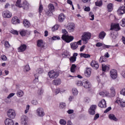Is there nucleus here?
<instances>
[{"instance_id": "nucleus-32", "label": "nucleus", "mask_w": 125, "mask_h": 125, "mask_svg": "<svg viewBox=\"0 0 125 125\" xmlns=\"http://www.w3.org/2000/svg\"><path fill=\"white\" fill-rule=\"evenodd\" d=\"M107 10L108 11V12H111V11H112V10H113V4L112 3H109L107 5Z\"/></svg>"}, {"instance_id": "nucleus-9", "label": "nucleus", "mask_w": 125, "mask_h": 125, "mask_svg": "<svg viewBox=\"0 0 125 125\" xmlns=\"http://www.w3.org/2000/svg\"><path fill=\"white\" fill-rule=\"evenodd\" d=\"M2 15L4 18H11L12 17V13L8 10L3 11Z\"/></svg>"}, {"instance_id": "nucleus-59", "label": "nucleus", "mask_w": 125, "mask_h": 125, "mask_svg": "<svg viewBox=\"0 0 125 125\" xmlns=\"http://www.w3.org/2000/svg\"><path fill=\"white\" fill-rule=\"evenodd\" d=\"M104 58H105V57H104V56H101L99 59V62H100L101 63H102V62H104Z\"/></svg>"}, {"instance_id": "nucleus-58", "label": "nucleus", "mask_w": 125, "mask_h": 125, "mask_svg": "<svg viewBox=\"0 0 125 125\" xmlns=\"http://www.w3.org/2000/svg\"><path fill=\"white\" fill-rule=\"evenodd\" d=\"M29 109H30V105L28 104L26 106V110H25V114H27L29 111Z\"/></svg>"}, {"instance_id": "nucleus-18", "label": "nucleus", "mask_w": 125, "mask_h": 125, "mask_svg": "<svg viewBox=\"0 0 125 125\" xmlns=\"http://www.w3.org/2000/svg\"><path fill=\"white\" fill-rule=\"evenodd\" d=\"M5 125H14V122L12 119L9 118H7L5 120Z\"/></svg>"}, {"instance_id": "nucleus-10", "label": "nucleus", "mask_w": 125, "mask_h": 125, "mask_svg": "<svg viewBox=\"0 0 125 125\" xmlns=\"http://www.w3.org/2000/svg\"><path fill=\"white\" fill-rule=\"evenodd\" d=\"M83 86L84 88H90L91 87V84L88 80H84L83 83Z\"/></svg>"}, {"instance_id": "nucleus-45", "label": "nucleus", "mask_w": 125, "mask_h": 125, "mask_svg": "<svg viewBox=\"0 0 125 125\" xmlns=\"http://www.w3.org/2000/svg\"><path fill=\"white\" fill-rule=\"evenodd\" d=\"M60 124L62 125H65L67 124V122L64 119H61L60 121Z\"/></svg>"}, {"instance_id": "nucleus-53", "label": "nucleus", "mask_w": 125, "mask_h": 125, "mask_svg": "<svg viewBox=\"0 0 125 125\" xmlns=\"http://www.w3.org/2000/svg\"><path fill=\"white\" fill-rule=\"evenodd\" d=\"M14 95H15V93H10L8 97H7V98H8V99H9V98H11V97H13V96H14Z\"/></svg>"}, {"instance_id": "nucleus-31", "label": "nucleus", "mask_w": 125, "mask_h": 125, "mask_svg": "<svg viewBox=\"0 0 125 125\" xmlns=\"http://www.w3.org/2000/svg\"><path fill=\"white\" fill-rule=\"evenodd\" d=\"M76 68H77V65H76V64H73L72 65L70 68L71 73H75V72H76Z\"/></svg>"}, {"instance_id": "nucleus-24", "label": "nucleus", "mask_w": 125, "mask_h": 125, "mask_svg": "<svg viewBox=\"0 0 125 125\" xmlns=\"http://www.w3.org/2000/svg\"><path fill=\"white\" fill-rule=\"evenodd\" d=\"M23 24L25 28H29L31 26V23L27 20H23Z\"/></svg>"}, {"instance_id": "nucleus-25", "label": "nucleus", "mask_w": 125, "mask_h": 125, "mask_svg": "<svg viewBox=\"0 0 125 125\" xmlns=\"http://www.w3.org/2000/svg\"><path fill=\"white\" fill-rule=\"evenodd\" d=\"M23 6L22 7H23V9H29V6L30 5V4H29V3L28 2V1L24 0L23 2V4H22Z\"/></svg>"}, {"instance_id": "nucleus-52", "label": "nucleus", "mask_w": 125, "mask_h": 125, "mask_svg": "<svg viewBox=\"0 0 125 125\" xmlns=\"http://www.w3.org/2000/svg\"><path fill=\"white\" fill-rule=\"evenodd\" d=\"M1 58L2 60H3V61H6V60H7V58L4 55H2L1 56Z\"/></svg>"}, {"instance_id": "nucleus-64", "label": "nucleus", "mask_w": 125, "mask_h": 125, "mask_svg": "<svg viewBox=\"0 0 125 125\" xmlns=\"http://www.w3.org/2000/svg\"><path fill=\"white\" fill-rule=\"evenodd\" d=\"M102 45H103V44H102L101 42H98L96 44V46L97 47H100V46H102Z\"/></svg>"}, {"instance_id": "nucleus-37", "label": "nucleus", "mask_w": 125, "mask_h": 125, "mask_svg": "<svg viewBox=\"0 0 125 125\" xmlns=\"http://www.w3.org/2000/svg\"><path fill=\"white\" fill-rule=\"evenodd\" d=\"M16 6L19 7V8L22 7V4H21V0H17L16 1Z\"/></svg>"}, {"instance_id": "nucleus-15", "label": "nucleus", "mask_w": 125, "mask_h": 125, "mask_svg": "<svg viewBox=\"0 0 125 125\" xmlns=\"http://www.w3.org/2000/svg\"><path fill=\"white\" fill-rule=\"evenodd\" d=\"M26 49H27V45L25 44H23L18 48V51L19 52H23Z\"/></svg>"}, {"instance_id": "nucleus-1", "label": "nucleus", "mask_w": 125, "mask_h": 125, "mask_svg": "<svg viewBox=\"0 0 125 125\" xmlns=\"http://www.w3.org/2000/svg\"><path fill=\"white\" fill-rule=\"evenodd\" d=\"M62 33L63 35H62V39L63 41H64L65 42L69 43L73 41L74 37L68 35V32L66 29H62Z\"/></svg>"}, {"instance_id": "nucleus-21", "label": "nucleus", "mask_w": 125, "mask_h": 125, "mask_svg": "<svg viewBox=\"0 0 125 125\" xmlns=\"http://www.w3.org/2000/svg\"><path fill=\"white\" fill-rule=\"evenodd\" d=\"M65 15L64 14H61L58 17V21L59 22H63L65 20Z\"/></svg>"}, {"instance_id": "nucleus-40", "label": "nucleus", "mask_w": 125, "mask_h": 125, "mask_svg": "<svg viewBox=\"0 0 125 125\" xmlns=\"http://www.w3.org/2000/svg\"><path fill=\"white\" fill-rule=\"evenodd\" d=\"M30 70H31V68H30V66L29 65V64L26 65L23 69V71L24 72H29Z\"/></svg>"}, {"instance_id": "nucleus-5", "label": "nucleus", "mask_w": 125, "mask_h": 125, "mask_svg": "<svg viewBox=\"0 0 125 125\" xmlns=\"http://www.w3.org/2000/svg\"><path fill=\"white\" fill-rule=\"evenodd\" d=\"M110 78L112 80H116L118 78V72L116 69H111L110 71Z\"/></svg>"}, {"instance_id": "nucleus-41", "label": "nucleus", "mask_w": 125, "mask_h": 125, "mask_svg": "<svg viewBox=\"0 0 125 125\" xmlns=\"http://www.w3.org/2000/svg\"><path fill=\"white\" fill-rule=\"evenodd\" d=\"M95 4L96 6H102V4H103L102 0L97 1L95 2Z\"/></svg>"}, {"instance_id": "nucleus-36", "label": "nucleus", "mask_w": 125, "mask_h": 125, "mask_svg": "<svg viewBox=\"0 0 125 125\" xmlns=\"http://www.w3.org/2000/svg\"><path fill=\"white\" fill-rule=\"evenodd\" d=\"M81 57H83L84 58H89L90 57V55L88 54L81 53Z\"/></svg>"}, {"instance_id": "nucleus-11", "label": "nucleus", "mask_w": 125, "mask_h": 125, "mask_svg": "<svg viewBox=\"0 0 125 125\" xmlns=\"http://www.w3.org/2000/svg\"><path fill=\"white\" fill-rule=\"evenodd\" d=\"M67 30L68 32H74L75 30V24L71 23L66 27Z\"/></svg>"}, {"instance_id": "nucleus-3", "label": "nucleus", "mask_w": 125, "mask_h": 125, "mask_svg": "<svg viewBox=\"0 0 125 125\" xmlns=\"http://www.w3.org/2000/svg\"><path fill=\"white\" fill-rule=\"evenodd\" d=\"M91 38V34L90 33L86 32L82 35V40L83 42H85L86 43H87V41L90 39Z\"/></svg>"}, {"instance_id": "nucleus-34", "label": "nucleus", "mask_w": 125, "mask_h": 125, "mask_svg": "<svg viewBox=\"0 0 125 125\" xmlns=\"http://www.w3.org/2000/svg\"><path fill=\"white\" fill-rule=\"evenodd\" d=\"M27 32L28 31L23 29L20 31V34L21 36V37H25V36H26V34H27Z\"/></svg>"}, {"instance_id": "nucleus-48", "label": "nucleus", "mask_w": 125, "mask_h": 125, "mask_svg": "<svg viewBox=\"0 0 125 125\" xmlns=\"http://www.w3.org/2000/svg\"><path fill=\"white\" fill-rule=\"evenodd\" d=\"M103 47L104 49H105V48H110V47H114V46L108 45H105V44H104V45L103 46Z\"/></svg>"}, {"instance_id": "nucleus-16", "label": "nucleus", "mask_w": 125, "mask_h": 125, "mask_svg": "<svg viewBox=\"0 0 125 125\" xmlns=\"http://www.w3.org/2000/svg\"><path fill=\"white\" fill-rule=\"evenodd\" d=\"M12 23L14 25H16V24L20 23V20L18 19L17 17H13L12 19Z\"/></svg>"}, {"instance_id": "nucleus-27", "label": "nucleus", "mask_w": 125, "mask_h": 125, "mask_svg": "<svg viewBox=\"0 0 125 125\" xmlns=\"http://www.w3.org/2000/svg\"><path fill=\"white\" fill-rule=\"evenodd\" d=\"M53 83L55 85H59V84H61V80L57 79L56 80L53 81Z\"/></svg>"}, {"instance_id": "nucleus-4", "label": "nucleus", "mask_w": 125, "mask_h": 125, "mask_svg": "<svg viewBox=\"0 0 125 125\" xmlns=\"http://www.w3.org/2000/svg\"><path fill=\"white\" fill-rule=\"evenodd\" d=\"M7 117L10 119H15L16 116L15 110L12 109H10L7 112Z\"/></svg>"}, {"instance_id": "nucleus-62", "label": "nucleus", "mask_w": 125, "mask_h": 125, "mask_svg": "<svg viewBox=\"0 0 125 125\" xmlns=\"http://www.w3.org/2000/svg\"><path fill=\"white\" fill-rule=\"evenodd\" d=\"M84 101H85L86 103H89L90 102V99L88 98H85L84 99Z\"/></svg>"}, {"instance_id": "nucleus-28", "label": "nucleus", "mask_w": 125, "mask_h": 125, "mask_svg": "<svg viewBox=\"0 0 125 125\" xmlns=\"http://www.w3.org/2000/svg\"><path fill=\"white\" fill-rule=\"evenodd\" d=\"M90 75H91V69H87L86 72H85V76L87 77V78H89Z\"/></svg>"}, {"instance_id": "nucleus-29", "label": "nucleus", "mask_w": 125, "mask_h": 125, "mask_svg": "<svg viewBox=\"0 0 125 125\" xmlns=\"http://www.w3.org/2000/svg\"><path fill=\"white\" fill-rule=\"evenodd\" d=\"M110 120H112L113 121H115V122H117L118 119L115 116L114 114H109L108 116Z\"/></svg>"}, {"instance_id": "nucleus-55", "label": "nucleus", "mask_w": 125, "mask_h": 125, "mask_svg": "<svg viewBox=\"0 0 125 125\" xmlns=\"http://www.w3.org/2000/svg\"><path fill=\"white\" fill-rule=\"evenodd\" d=\"M11 33L12 34H13V35H18V34H19L18 31H17L16 30H12Z\"/></svg>"}, {"instance_id": "nucleus-56", "label": "nucleus", "mask_w": 125, "mask_h": 125, "mask_svg": "<svg viewBox=\"0 0 125 125\" xmlns=\"http://www.w3.org/2000/svg\"><path fill=\"white\" fill-rule=\"evenodd\" d=\"M111 110H112V107H111V106H109L107 108H106V110H104V113H108V112L111 111Z\"/></svg>"}, {"instance_id": "nucleus-60", "label": "nucleus", "mask_w": 125, "mask_h": 125, "mask_svg": "<svg viewBox=\"0 0 125 125\" xmlns=\"http://www.w3.org/2000/svg\"><path fill=\"white\" fill-rule=\"evenodd\" d=\"M35 79L34 81V83H38L39 82V77L37 76V74L35 75Z\"/></svg>"}, {"instance_id": "nucleus-47", "label": "nucleus", "mask_w": 125, "mask_h": 125, "mask_svg": "<svg viewBox=\"0 0 125 125\" xmlns=\"http://www.w3.org/2000/svg\"><path fill=\"white\" fill-rule=\"evenodd\" d=\"M66 107V104L64 103H62L60 104V108L61 109H64Z\"/></svg>"}, {"instance_id": "nucleus-26", "label": "nucleus", "mask_w": 125, "mask_h": 125, "mask_svg": "<svg viewBox=\"0 0 125 125\" xmlns=\"http://www.w3.org/2000/svg\"><path fill=\"white\" fill-rule=\"evenodd\" d=\"M105 36H106V33L104 31H102L99 35V38L101 40H103L105 38Z\"/></svg>"}, {"instance_id": "nucleus-43", "label": "nucleus", "mask_w": 125, "mask_h": 125, "mask_svg": "<svg viewBox=\"0 0 125 125\" xmlns=\"http://www.w3.org/2000/svg\"><path fill=\"white\" fill-rule=\"evenodd\" d=\"M89 17L91 18L90 19V20L93 21V20H94V15L93 14V13H92V12H90L89 14Z\"/></svg>"}, {"instance_id": "nucleus-8", "label": "nucleus", "mask_w": 125, "mask_h": 125, "mask_svg": "<svg viewBox=\"0 0 125 125\" xmlns=\"http://www.w3.org/2000/svg\"><path fill=\"white\" fill-rule=\"evenodd\" d=\"M48 76L50 79H56L58 77V73L53 70L49 72Z\"/></svg>"}, {"instance_id": "nucleus-19", "label": "nucleus", "mask_w": 125, "mask_h": 125, "mask_svg": "<svg viewBox=\"0 0 125 125\" xmlns=\"http://www.w3.org/2000/svg\"><path fill=\"white\" fill-rule=\"evenodd\" d=\"M115 103H117L121 107H125V102L123 101V100H117L115 101Z\"/></svg>"}, {"instance_id": "nucleus-33", "label": "nucleus", "mask_w": 125, "mask_h": 125, "mask_svg": "<svg viewBox=\"0 0 125 125\" xmlns=\"http://www.w3.org/2000/svg\"><path fill=\"white\" fill-rule=\"evenodd\" d=\"M102 71H103L104 72H106V70L108 71V70H109V66L105 64H102Z\"/></svg>"}, {"instance_id": "nucleus-22", "label": "nucleus", "mask_w": 125, "mask_h": 125, "mask_svg": "<svg viewBox=\"0 0 125 125\" xmlns=\"http://www.w3.org/2000/svg\"><path fill=\"white\" fill-rule=\"evenodd\" d=\"M71 48L73 49V50H75L78 48L79 45H77V42H74L71 43L70 44Z\"/></svg>"}, {"instance_id": "nucleus-38", "label": "nucleus", "mask_w": 125, "mask_h": 125, "mask_svg": "<svg viewBox=\"0 0 125 125\" xmlns=\"http://www.w3.org/2000/svg\"><path fill=\"white\" fill-rule=\"evenodd\" d=\"M17 95L19 97H22L24 95V92L21 90H19L17 92Z\"/></svg>"}, {"instance_id": "nucleus-63", "label": "nucleus", "mask_w": 125, "mask_h": 125, "mask_svg": "<svg viewBox=\"0 0 125 125\" xmlns=\"http://www.w3.org/2000/svg\"><path fill=\"white\" fill-rule=\"evenodd\" d=\"M121 94H122L123 95H125V88L122 89L120 92Z\"/></svg>"}, {"instance_id": "nucleus-42", "label": "nucleus", "mask_w": 125, "mask_h": 125, "mask_svg": "<svg viewBox=\"0 0 125 125\" xmlns=\"http://www.w3.org/2000/svg\"><path fill=\"white\" fill-rule=\"evenodd\" d=\"M76 60H77V57H70V58H69L70 62L71 63H74V62H75Z\"/></svg>"}, {"instance_id": "nucleus-39", "label": "nucleus", "mask_w": 125, "mask_h": 125, "mask_svg": "<svg viewBox=\"0 0 125 125\" xmlns=\"http://www.w3.org/2000/svg\"><path fill=\"white\" fill-rule=\"evenodd\" d=\"M59 28V25L56 24L52 27V32H55V31H57L58 28Z\"/></svg>"}, {"instance_id": "nucleus-7", "label": "nucleus", "mask_w": 125, "mask_h": 125, "mask_svg": "<svg viewBox=\"0 0 125 125\" xmlns=\"http://www.w3.org/2000/svg\"><path fill=\"white\" fill-rule=\"evenodd\" d=\"M97 108V106L96 105H92L90 108L89 109L88 112L90 115H95V111L96 108Z\"/></svg>"}, {"instance_id": "nucleus-6", "label": "nucleus", "mask_w": 125, "mask_h": 125, "mask_svg": "<svg viewBox=\"0 0 125 125\" xmlns=\"http://www.w3.org/2000/svg\"><path fill=\"white\" fill-rule=\"evenodd\" d=\"M110 31H116L118 32V31H120L121 30V27H120V24L119 23L113 24L111 25V28L110 29Z\"/></svg>"}, {"instance_id": "nucleus-17", "label": "nucleus", "mask_w": 125, "mask_h": 125, "mask_svg": "<svg viewBox=\"0 0 125 125\" xmlns=\"http://www.w3.org/2000/svg\"><path fill=\"white\" fill-rule=\"evenodd\" d=\"M117 12H118V13H119L121 15L124 14V13H125V6H122L119 7V8L117 10Z\"/></svg>"}, {"instance_id": "nucleus-57", "label": "nucleus", "mask_w": 125, "mask_h": 125, "mask_svg": "<svg viewBox=\"0 0 125 125\" xmlns=\"http://www.w3.org/2000/svg\"><path fill=\"white\" fill-rule=\"evenodd\" d=\"M59 92H60V88H57L55 91V95H57V94H58V93H59Z\"/></svg>"}, {"instance_id": "nucleus-44", "label": "nucleus", "mask_w": 125, "mask_h": 125, "mask_svg": "<svg viewBox=\"0 0 125 125\" xmlns=\"http://www.w3.org/2000/svg\"><path fill=\"white\" fill-rule=\"evenodd\" d=\"M4 46L5 48H9V47H10V44H9V42H8V41L5 42Z\"/></svg>"}, {"instance_id": "nucleus-35", "label": "nucleus", "mask_w": 125, "mask_h": 125, "mask_svg": "<svg viewBox=\"0 0 125 125\" xmlns=\"http://www.w3.org/2000/svg\"><path fill=\"white\" fill-rule=\"evenodd\" d=\"M72 94L76 96V95H78V93H79V91H78V90L76 88H72Z\"/></svg>"}, {"instance_id": "nucleus-51", "label": "nucleus", "mask_w": 125, "mask_h": 125, "mask_svg": "<svg viewBox=\"0 0 125 125\" xmlns=\"http://www.w3.org/2000/svg\"><path fill=\"white\" fill-rule=\"evenodd\" d=\"M52 39L53 41H56V40H60V37H59L58 36H55L53 37Z\"/></svg>"}, {"instance_id": "nucleus-2", "label": "nucleus", "mask_w": 125, "mask_h": 125, "mask_svg": "<svg viewBox=\"0 0 125 125\" xmlns=\"http://www.w3.org/2000/svg\"><path fill=\"white\" fill-rule=\"evenodd\" d=\"M48 10L45 12V13L47 16H51L53 14V11L55 10L54 5L52 3H50L48 6Z\"/></svg>"}, {"instance_id": "nucleus-49", "label": "nucleus", "mask_w": 125, "mask_h": 125, "mask_svg": "<svg viewBox=\"0 0 125 125\" xmlns=\"http://www.w3.org/2000/svg\"><path fill=\"white\" fill-rule=\"evenodd\" d=\"M36 72L38 74H42V73H43V70L42 68H39L37 70Z\"/></svg>"}, {"instance_id": "nucleus-13", "label": "nucleus", "mask_w": 125, "mask_h": 125, "mask_svg": "<svg viewBox=\"0 0 125 125\" xmlns=\"http://www.w3.org/2000/svg\"><path fill=\"white\" fill-rule=\"evenodd\" d=\"M90 65L91 67H93V68H94V69H96V70H97V69L99 68V64H98V62L94 60L92 61Z\"/></svg>"}, {"instance_id": "nucleus-61", "label": "nucleus", "mask_w": 125, "mask_h": 125, "mask_svg": "<svg viewBox=\"0 0 125 125\" xmlns=\"http://www.w3.org/2000/svg\"><path fill=\"white\" fill-rule=\"evenodd\" d=\"M84 11L89 12L90 11V8L89 7H86L85 6V8L84 9Z\"/></svg>"}, {"instance_id": "nucleus-20", "label": "nucleus", "mask_w": 125, "mask_h": 125, "mask_svg": "<svg viewBox=\"0 0 125 125\" xmlns=\"http://www.w3.org/2000/svg\"><path fill=\"white\" fill-rule=\"evenodd\" d=\"M37 46L38 47H41L42 48L44 46L43 44V40H39L37 41Z\"/></svg>"}, {"instance_id": "nucleus-23", "label": "nucleus", "mask_w": 125, "mask_h": 125, "mask_svg": "<svg viewBox=\"0 0 125 125\" xmlns=\"http://www.w3.org/2000/svg\"><path fill=\"white\" fill-rule=\"evenodd\" d=\"M116 95V91H115V88L111 87L110 88V97H114Z\"/></svg>"}, {"instance_id": "nucleus-14", "label": "nucleus", "mask_w": 125, "mask_h": 125, "mask_svg": "<svg viewBox=\"0 0 125 125\" xmlns=\"http://www.w3.org/2000/svg\"><path fill=\"white\" fill-rule=\"evenodd\" d=\"M98 106L99 107H100V108H106V107H107L106 104V101L103 99L98 104Z\"/></svg>"}, {"instance_id": "nucleus-46", "label": "nucleus", "mask_w": 125, "mask_h": 125, "mask_svg": "<svg viewBox=\"0 0 125 125\" xmlns=\"http://www.w3.org/2000/svg\"><path fill=\"white\" fill-rule=\"evenodd\" d=\"M76 83L78 86H81V85H83V83L81 81H78L76 82Z\"/></svg>"}, {"instance_id": "nucleus-50", "label": "nucleus", "mask_w": 125, "mask_h": 125, "mask_svg": "<svg viewBox=\"0 0 125 125\" xmlns=\"http://www.w3.org/2000/svg\"><path fill=\"white\" fill-rule=\"evenodd\" d=\"M121 26H122V27H125V18L122 19Z\"/></svg>"}, {"instance_id": "nucleus-12", "label": "nucleus", "mask_w": 125, "mask_h": 125, "mask_svg": "<svg viewBox=\"0 0 125 125\" xmlns=\"http://www.w3.org/2000/svg\"><path fill=\"white\" fill-rule=\"evenodd\" d=\"M37 115L39 116V117H43L44 116V112L43 111V109L42 107H40L37 110Z\"/></svg>"}, {"instance_id": "nucleus-30", "label": "nucleus", "mask_w": 125, "mask_h": 125, "mask_svg": "<svg viewBox=\"0 0 125 125\" xmlns=\"http://www.w3.org/2000/svg\"><path fill=\"white\" fill-rule=\"evenodd\" d=\"M43 10V7L42 6V5L41 4V2H40L39 8V13L40 15H42L41 13H42Z\"/></svg>"}, {"instance_id": "nucleus-54", "label": "nucleus", "mask_w": 125, "mask_h": 125, "mask_svg": "<svg viewBox=\"0 0 125 125\" xmlns=\"http://www.w3.org/2000/svg\"><path fill=\"white\" fill-rule=\"evenodd\" d=\"M42 93H43V90H42V89H40L38 91V94H39V95H42Z\"/></svg>"}]
</instances>
